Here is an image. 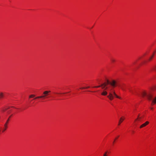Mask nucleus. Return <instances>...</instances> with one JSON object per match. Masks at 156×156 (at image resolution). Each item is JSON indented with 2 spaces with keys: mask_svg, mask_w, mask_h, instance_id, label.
I'll use <instances>...</instances> for the list:
<instances>
[{
  "mask_svg": "<svg viewBox=\"0 0 156 156\" xmlns=\"http://www.w3.org/2000/svg\"><path fill=\"white\" fill-rule=\"evenodd\" d=\"M141 94L143 97L146 96L147 99L151 101V100H152V102L151 104L152 105H153L154 104L156 103V97H154V98L152 99L153 95L150 91L146 92L145 91H144Z\"/></svg>",
  "mask_w": 156,
  "mask_h": 156,
  "instance_id": "1",
  "label": "nucleus"
},
{
  "mask_svg": "<svg viewBox=\"0 0 156 156\" xmlns=\"http://www.w3.org/2000/svg\"><path fill=\"white\" fill-rule=\"evenodd\" d=\"M110 87L107 86L106 87V89H108V91L109 95L107 96V97L110 100H112L113 99L114 96L116 98L120 99L121 98L118 96L115 93V91L110 89Z\"/></svg>",
  "mask_w": 156,
  "mask_h": 156,
  "instance_id": "2",
  "label": "nucleus"
},
{
  "mask_svg": "<svg viewBox=\"0 0 156 156\" xmlns=\"http://www.w3.org/2000/svg\"><path fill=\"white\" fill-rule=\"evenodd\" d=\"M117 85V82L115 80H112L111 81H109L108 80H107V82L103 83L102 86H104L102 87V88H104L105 87L107 86L110 87V88L112 90L113 88Z\"/></svg>",
  "mask_w": 156,
  "mask_h": 156,
  "instance_id": "3",
  "label": "nucleus"
},
{
  "mask_svg": "<svg viewBox=\"0 0 156 156\" xmlns=\"http://www.w3.org/2000/svg\"><path fill=\"white\" fill-rule=\"evenodd\" d=\"M51 92L50 91H45L43 93V94H44L43 95H42L41 96H37L34 99H37V98H47L48 97H47V96L48 94V93Z\"/></svg>",
  "mask_w": 156,
  "mask_h": 156,
  "instance_id": "4",
  "label": "nucleus"
},
{
  "mask_svg": "<svg viewBox=\"0 0 156 156\" xmlns=\"http://www.w3.org/2000/svg\"><path fill=\"white\" fill-rule=\"evenodd\" d=\"M103 89H104L103 90L102 92L101 93V94L102 95L104 96H105L106 95L108 94V89H106V87H105L104 88H103Z\"/></svg>",
  "mask_w": 156,
  "mask_h": 156,
  "instance_id": "5",
  "label": "nucleus"
},
{
  "mask_svg": "<svg viewBox=\"0 0 156 156\" xmlns=\"http://www.w3.org/2000/svg\"><path fill=\"white\" fill-rule=\"evenodd\" d=\"M12 115H11L9 118L7 120V122H6V123H5V124L4 125V126H5V128L3 130H2V132H3L4 131H5L6 129V128H7V124H8V122H9V119H10V118L11 117V116Z\"/></svg>",
  "mask_w": 156,
  "mask_h": 156,
  "instance_id": "6",
  "label": "nucleus"
},
{
  "mask_svg": "<svg viewBox=\"0 0 156 156\" xmlns=\"http://www.w3.org/2000/svg\"><path fill=\"white\" fill-rule=\"evenodd\" d=\"M149 123V122L148 121H146L145 123L142 124L140 127V128H142L146 126Z\"/></svg>",
  "mask_w": 156,
  "mask_h": 156,
  "instance_id": "7",
  "label": "nucleus"
},
{
  "mask_svg": "<svg viewBox=\"0 0 156 156\" xmlns=\"http://www.w3.org/2000/svg\"><path fill=\"white\" fill-rule=\"evenodd\" d=\"M119 86L123 90L125 91L126 90V86L124 84H122L119 85Z\"/></svg>",
  "mask_w": 156,
  "mask_h": 156,
  "instance_id": "8",
  "label": "nucleus"
},
{
  "mask_svg": "<svg viewBox=\"0 0 156 156\" xmlns=\"http://www.w3.org/2000/svg\"><path fill=\"white\" fill-rule=\"evenodd\" d=\"M124 118H122V117H121L120 118V119L119 121V124H118V125H119L122 122V121H123V120H124Z\"/></svg>",
  "mask_w": 156,
  "mask_h": 156,
  "instance_id": "9",
  "label": "nucleus"
},
{
  "mask_svg": "<svg viewBox=\"0 0 156 156\" xmlns=\"http://www.w3.org/2000/svg\"><path fill=\"white\" fill-rule=\"evenodd\" d=\"M4 97V94L2 92H1L0 93V99H1L3 98Z\"/></svg>",
  "mask_w": 156,
  "mask_h": 156,
  "instance_id": "10",
  "label": "nucleus"
},
{
  "mask_svg": "<svg viewBox=\"0 0 156 156\" xmlns=\"http://www.w3.org/2000/svg\"><path fill=\"white\" fill-rule=\"evenodd\" d=\"M142 118V117L140 116L139 115L138 116L137 118L135 120V121H136L138 119H141Z\"/></svg>",
  "mask_w": 156,
  "mask_h": 156,
  "instance_id": "11",
  "label": "nucleus"
},
{
  "mask_svg": "<svg viewBox=\"0 0 156 156\" xmlns=\"http://www.w3.org/2000/svg\"><path fill=\"white\" fill-rule=\"evenodd\" d=\"M103 84V83L101 84L100 85L98 86H95V87H95V88H98V87H101L102 88V87H103V86H102V85Z\"/></svg>",
  "mask_w": 156,
  "mask_h": 156,
  "instance_id": "12",
  "label": "nucleus"
},
{
  "mask_svg": "<svg viewBox=\"0 0 156 156\" xmlns=\"http://www.w3.org/2000/svg\"><path fill=\"white\" fill-rule=\"evenodd\" d=\"M35 96V95L34 94H31L29 96V98H33Z\"/></svg>",
  "mask_w": 156,
  "mask_h": 156,
  "instance_id": "13",
  "label": "nucleus"
},
{
  "mask_svg": "<svg viewBox=\"0 0 156 156\" xmlns=\"http://www.w3.org/2000/svg\"><path fill=\"white\" fill-rule=\"evenodd\" d=\"M154 52L153 53V55L149 58V60H151L152 59V58H153L154 57Z\"/></svg>",
  "mask_w": 156,
  "mask_h": 156,
  "instance_id": "14",
  "label": "nucleus"
},
{
  "mask_svg": "<svg viewBox=\"0 0 156 156\" xmlns=\"http://www.w3.org/2000/svg\"><path fill=\"white\" fill-rule=\"evenodd\" d=\"M90 87H82L80 88V89H88Z\"/></svg>",
  "mask_w": 156,
  "mask_h": 156,
  "instance_id": "15",
  "label": "nucleus"
},
{
  "mask_svg": "<svg viewBox=\"0 0 156 156\" xmlns=\"http://www.w3.org/2000/svg\"><path fill=\"white\" fill-rule=\"evenodd\" d=\"M111 60L112 62H114L115 61V60L114 59L112 58H111Z\"/></svg>",
  "mask_w": 156,
  "mask_h": 156,
  "instance_id": "16",
  "label": "nucleus"
},
{
  "mask_svg": "<svg viewBox=\"0 0 156 156\" xmlns=\"http://www.w3.org/2000/svg\"><path fill=\"white\" fill-rule=\"evenodd\" d=\"M107 153H108V152L107 151L105 152L104 153V154H103V156H107Z\"/></svg>",
  "mask_w": 156,
  "mask_h": 156,
  "instance_id": "17",
  "label": "nucleus"
},
{
  "mask_svg": "<svg viewBox=\"0 0 156 156\" xmlns=\"http://www.w3.org/2000/svg\"><path fill=\"white\" fill-rule=\"evenodd\" d=\"M8 108H9L4 109L2 110V111L4 112Z\"/></svg>",
  "mask_w": 156,
  "mask_h": 156,
  "instance_id": "18",
  "label": "nucleus"
},
{
  "mask_svg": "<svg viewBox=\"0 0 156 156\" xmlns=\"http://www.w3.org/2000/svg\"><path fill=\"white\" fill-rule=\"evenodd\" d=\"M141 120V119H138L136 121H135V122H137V121L138 122H140V121Z\"/></svg>",
  "mask_w": 156,
  "mask_h": 156,
  "instance_id": "19",
  "label": "nucleus"
},
{
  "mask_svg": "<svg viewBox=\"0 0 156 156\" xmlns=\"http://www.w3.org/2000/svg\"><path fill=\"white\" fill-rule=\"evenodd\" d=\"M156 66H154L153 68V70H156Z\"/></svg>",
  "mask_w": 156,
  "mask_h": 156,
  "instance_id": "20",
  "label": "nucleus"
},
{
  "mask_svg": "<svg viewBox=\"0 0 156 156\" xmlns=\"http://www.w3.org/2000/svg\"><path fill=\"white\" fill-rule=\"evenodd\" d=\"M129 91L130 92L132 93L133 94V92L131 90H130V89H129Z\"/></svg>",
  "mask_w": 156,
  "mask_h": 156,
  "instance_id": "21",
  "label": "nucleus"
},
{
  "mask_svg": "<svg viewBox=\"0 0 156 156\" xmlns=\"http://www.w3.org/2000/svg\"><path fill=\"white\" fill-rule=\"evenodd\" d=\"M117 138H118V137L116 138L115 139V140H114V141H113V143H114L115 142V140H116Z\"/></svg>",
  "mask_w": 156,
  "mask_h": 156,
  "instance_id": "22",
  "label": "nucleus"
},
{
  "mask_svg": "<svg viewBox=\"0 0 156 156\" xmlns=\"http://www.w3.org/2000/svg\"><path fill=\"white\" fill-rule=\"evenodd\" d=\"M151 109H153V108H152V107H151Z\"/></svg>",
  "mask_w": 156,
  "mask_h": 156,
  "instance_id": "23",
  "label": "nucleus"
},
{
  "mask_svg": "<svg viewBox=\"0 0 156 156\" xmlns=\"http://www.w3.org/2000/svg\"><path fill=\"white\" fill-rule=\"evenodd\" d=\"M56 93L57 94H58V93Z\"/></svg>",
  "mask_w": 156,
  "mask_h": 156,
  "instance_id": "24",
  "label": "nucleus"
}]
</instances>
